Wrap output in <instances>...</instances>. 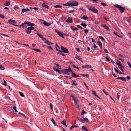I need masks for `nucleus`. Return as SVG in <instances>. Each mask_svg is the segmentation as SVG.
<instances>
[{"label":"nucleus","instance_id":"nucleus-1","mask_svg":"<svg viewBox=\"0 0 131 131\" xmlns=\"http://www.w3.org/2000/svg\"><path fill=\"white\" fill-rule=\"evenodd\" d=\"M78 2L76 1H70L66 4H64L63 5L64 6H77L78 5Z\"/></svg>","mask_w":131,"mask_h":131},{"label":"nucleus","instance_id":"nucleus-2","mask_svg":"<svg viewBox=\"0 0 131 131\" xmlns=\"http://www.w3.org/2000/svg\"><path fill=\"white\" fill-rule=\"evenodd\" d=\"M114 6L115 7L118 9L121 13H122L124 11L125 8L122 7L121 5H118L117 4H115Z\"/></svg>","mask_w":131,"mask_h":131},{"label":"nucleus","instance_id":"nucleus-3","mask_svg":"<svg viewBox=\"0 0 131 131\" xmlns=\"http://www.w3.org/2000/svg\"><path fill=\"white\" fill-rule=\"evenodd\" d=\"M88 9L91 11L95 13H98V10L96 9L95 8L92 6H90L88 8Z\"/></svg>","mask_w":131,"mask_h":131},{"label":"nucleus","instance_id":"nucleus-4","mask_svg":"<svg viewBox=\"0 0 131 131\" xmlns=\"http://www.w3.org/2000/svg\"><path fill=\"white\" fill-rule=\"evenodd\" d=\"M34 27L32 26H30L28 27L25 30V31L27 33L29 34L31 33V30H34Z\"/></svg>","mask_w":131,"mask_h":131},{"label":"nucleus","instance_id":"nucleus-5","mask_svg":"<svg viewBox=\"0 0 131 131\" xmlns=\"http://www.w3.org/2000/svg\"><path fill=\"white\" fill-rule=\"evenodd\" d=\"M55 31L60 36L62 37V38H64V37L63 36V33L60 32L59 30L56 29H55Z\"/></svg>","mask_w":131,"mask_h":131},{"label":"nucleus","instance_id":"nucleus-6","mask_svg":"<svg viewBox=\"0 0 131 131\" xmlns=\"http://www.w3.org/2000/svg\"><path fill=\"white\" fill-rule=\"evenodd\" d=\"M40 21H42L43 22V24L45 26H50L51 24V23H48L47 22L44 21L42 19H40L39 20Z\"/></svg>","mask_w":131,"mask_h":131},{"label":"nucleus","instance_id":"nucleus-7","mask_svg":"<svg viewBox=\"0 0 131 131\" xmlns=\"http://www.w3.org/2000/svg\"><path fill=\"white\" fill-rule=\"evenodd\" d=\"M61 72L64 74H66L68 75H69V74L68 72L67 69H62L61 70Z\"/></svg>","mask_w":131,"mask_h":131},{"label":"nucleus","instance_id":"nucleus-8","mask_svg":"<svg viewBox=\"0 0 131 131\" xmlns=\"http://www.w3.org/2000/svg\"><path fill=\"white\" fill-rule=\"evenodd\" d=\"M61 49L62 50V51L65 53H68L69 51L67 49L65 48L63 46H61Z\"/></svg>","mask_w":131,"mask_h":131},{"label":"nucleus","instance_id":"nucleus-9","mask_svg":"<svg viewBox=\"0 0 131 131\" xmlns=\"http://www.w3.org/2000/svg\"><path fill=\"white\" fill-rule=\"evenodd\" d=\"M101 27H104L107 30H108L109 29V28L105 24H101Z\"/></svg>","mask_w":131,"mask_h":131},{"label":"nucleus","instance_id":"nucleus-10","mask_svg":"<svg viewBox=\"0 0 131 131\" xmlns=\"http://www.w3.org/2000/svg\"><path fill=\"white\" fill-rule=\"evenodd\" d=\"M8 22L10 24H12L15 26V25L13 23H16V21L15 20H13L12 19H10L8 20Z\"/></svg>","mask_w":131,"mask_h":131},{"label":"nucleus","instance_id":"nucleus-11","mask_svg":"<svg viewBox=\"0 0 131 131\" xmlns=\"http://www.w3.org/2000/svg\"><path fill=\"white\" fill-rule=\"evenodd\" d=\"M66 22L68 23H71L72 22V19L70 17H69L68 18L67 20L65 21Z\"/></svg>","mask_w":131,"mask_h":131},{"label":"nucleus","instance_id":"nucleus-12","mask_svg":"<svg viewBox=\"0 0 131 131\" xmlns=\"http://www.w3.org/2000/svg\"><path fill=\"white\" fill-rule=\"evenodd\" d=\"M30 11V10L29 9L26 8V9H22L21 11L22 13H24L26 12H29Z\"/></svg>","mask_w":131,"mask_h":131},{"label":"nucleus","instance_id":"nucleus-13","mask_svg":"<svg viewBox=\"0 0 131 131\" xmlns=\"http://www.w3.org/2000/svg\"><path fill=\"white\" fill-rule=\"evenodd\" d=\"M42 7H45L46 8H47V9H48L49 8V6L48 5H46V4L45 3H42Z\"/></svg>","mask_w":131,"mask_h":131},{"label":"nucleus","instance_id":"nucleus-14","mask_svg":"<svg viewBox=\"0 0 131 131\" xmlns=\"http://www.w3.org/2000/svg\"><path fill=\"white\" fill-rule=\"evenodd\" d=\"M53 69L57 72L58 73L60 74H61V73L60 70H59L57 69L56 67H53Z\"/></svg>","mask_w":131,"mask_h":131},{"label":"nucleus","instance_id":"nucleus-15","mask_svg":"<svg viewBox=\"0 0 131 131\" xmlns=\"http://www.w3.org/2000/svg\"><path fill=\"white\" fill-rule=\"evenodd\" d=\"M78 101V100H77L74 101V104L76 106L77 108H79V106L77 103V102Z\"/></svg>","mask_w":131,"mask_h":131},{"label":"nucleus","instance_id":"nucleus-16","mask_svg":"<svg viewBox=\"0 0 131 131\" xmlns=\"http://www.w3.org/2000/svg\"><path fill=\"white\" fill-rule=\"evenodd\" d=\"M10 3L9 1H6V3L4 4V6H8L10 5Z\"/></svg>","mask_w":131,"mask_h":131},{"label":"nucleus","instance_id":"nucleus-17","mask_svg":"<svg viewBox=\"0 0 131 131\" xmlns=\"http://www.w3.org/2000/svg\"><path fill=\"white\" fill-rule=\"evenodd\" d=\"M97 43L99 46L100 47V48H102V44L101 42L100 41H97Z\"/></svg>","mask_w":131,"mask_h":131},{"label":"nucleus","instance_id":"nucleus-18","mask_svg":"<svg viewBox=\"0 0 131 131\" xmlns=\"http://www.w3.org/2000/svg\"><path fill=\"white\" fill-rule=\"evenodd\" d=\"M118 79H120L122 80L123 81H126V80L125 77H118L117 78Z\"/></svg>","mask_w":131,"mask_h":131},{"label":"nucleus","instance_id":"nucleus-19","mask_svg":"<svg viewBox=\"0 0 131 131\" xmlns=\"http://www.w3.org/2000/svg\"><path fill=\"white\" fill-rule=\"evenodd\" d=\"M61 123L65 125L66 127H67V125H66V121L64 119L63 120V121L61 122Z\"/></svg>","mask_w":131,"mask_h":131},{"label":"nucleus","instance_id":"nucleus-20","mask_svg":"<svg viewBox=\"0 0 131 131\" xmlns=\"http://www.w3.org/2000/svg\"><path fill=\"white\" fill-rule=\"evenodd\" d=\"M92 91L93 94L95 96H96L97 97L100 98L96 94L95 91H93V90H92Z\"/></svg>","mask_w":131,"mask_h":131},{"label":"nucleus","instance_id":"nucleus-21","mask_svg":"<svg viewBox=\"0 0 131 131\" xmlns=\"http://www.w3.org/2000/svg\"><path fill=\"white\" fill-rule=\"evenodd\" d=\"M118 67L119 69L121 70L122 71L124 72V70L123 69V67L122 66V65H121L118 66Z\"/></svg>","mask_w":131,"mask_h":131},{"label":"nucleus","instance_id":"nucleus-22","mask_svg":"<svg viewBox=\"0 0 131 131\" xmlns=\"http://www.w3.org/2000/svg\"><path fill=\"white\" fill-rule=\"evenodd\" d=\"M72 85L73 86H77V84L76 83V81L74 80H72Z\"/></svg>","mask_w":131,"mask_h":131},{"label":"nucleus","instance_id":"nucleus-23","mask_svg":"<svg viewBox=\"0 0 131 131\" xmlns=\"http://www.w3.org/2000/svg\"><path fill=\"white\" fill-rule=\"evenodd\" d=\"M45 43L47 44L48 45H51V42L50 41H48L47 40H46L44 42Z\"/></svg>","mask_w":131,"mask_h":131},{"label":"nucleus","instance_id":"nucleus-24","mask_svg":"<svg viewBox=\"0 0 131 131\" xmlns=\"http://www.w3.org/2000/svg\"><path fill=\"white\" fill-rule=\"evenodd\" d=\"M24 23L27 24L28 26H31V23L30 22L25 21L24 22Z\"/></svg>","mask_w":131,"mask_h":131},{"label":"nucleus","instance_id":"nucleus-25","mask_svg":"<svg viewBox=\"0 0 131 131\" xmlns=\"http://www.w3.org/2000/svg\"><path fill=\"white\" fill-rule=\"evenodd\" d=\"M82 18L84 20H86L88 19V17L87 16L85 15L83 16Z\"/></svg>","mask_w":131,"mask_h":131},{"label":"nucleus","instance_id":"nucleus-26","mask_svg":"<svg viewBox=\"0 0 131 131\" xmlns=\"http://www.w3.org/2000/svg\"><path fill=\"white\" fill-rule=\"evenodd\" d=\"M71 97L74 101L77 100L75 99V96L73 94H71Z\"/></svg>","mask_w":131,"mask_h":131},{"label":"nucleus","instance_id":"nucleus-27","mask_svg":"<svg viewBox=\"0 0 131 131\" xmlns=\"http://www.w3.org/2000/svg\"><path fill=\"white\" fill-rule=\"evenodd\" d=\"M54 7L55 8H61L62 7V6L60 5H55Z\"/></svg>","mask_w":131,"mask_h":131},{"label":"nucleus","instance_id":"nucleus-28","mask_svg":"<svg viewBox=\"0 0 131 131\" xmlns=\"http://www.w3.org/2000/svg\"><path fill=\"white\" fill-rule=\"evenodd\" d=\"M72 76H73L75 78H76V77H79L78 75L75 74L73 72H72Z\"/></svg>","mask_w":131,"mask_h":131},{"label":"nucleus","instance_id":"nucleus-29","mask_svg":"<svg viewBox=\"0 0 131 131\" xmlns=\"http://www.w3.org/2000/svg\"><path fill=\"white\" fill-rule=\"evenodd\" d=\"M51 120L54 124V125L55 126H56L57 125H56L55 122L53 118L51 119Z\"/></svg>","mask_w":131,"mask_h":131},{"label":"nucleus","instance_id":"nucleus-30","mask_svg":"<svg viewBox=\"0 0 131 131\" xmlns=\"http://www.w3.org/2000/svg\"><path fill=\"white\" fill-rule=\"evenodd\" d=\"M81 25L83 26L84 28L86 27V25L85 23H82L81 24Z\"/></svg>","mask_w":131,"mask_h":131},{"label":"nucleus","instance_id":"nucleus-31","mask_svg":"<svg viewBox=\"0 0 131 131\" xmlns=\"http://www.w3.org/2000/svg\"><path fill=\"white\" fill-rule=\"evenodd\" d=\"M78 127V126H75V125H73V126H72L70 128V130H71L74 127Z\"/></svg>","mask_w":131,"mask_h":131},{"label":"nucleus","instance_id":"nucleus-32","mask_svg":"<svg viewBox=\"0 0 131 131\" xmlns=\"http://www.w3.org/2000/svg\"><path fill=\"white\" fill-rule=\"evenodd\" d=\"M32 50H33L36 51H37V52H41L40 50L39 49H36L34 48V49H32Z\"/></svg>","mask_w":131,"mask_h":131},{"label":"nucleus","instance_id":"nucleus-33","mask_svg":"<svg viewBox=\"0 0 131 131\" xmlns=\"http://www.w3.org/2000/svg\"><path fill=\"white\" fill-rule=\"evenodd\" d=\"M13 110H14L16 112H17L18 111L16 109V106H14L13 107Z\"/></svg>","mask_w":131,"mask_h":131},{"label":"nucleus","instance_id":"nucleus-34","mask_svg":"<svg viewBox=\"0 0 131 131\" xmlns=\"http://www.w3.org/2000/svg\"><path fill=\"white\" fill-rule=\"evenodd\" d=\"M88 120V119L86 118H83L82 119V122L83 123H84L85 121H87Z\"/></svg>","mask_w":131,"mask_h":131},{"label":"nucleus","instance_id":"nucleus-35","mask_svg":"<svg viewBox=\"0 0 131 131\" xmlns=\"http://www.w3.org/2000/svg\"><path fill=\"white\" fill-rule=\"evenodd\" d=\"M116 64L118 66L122 64L120 61L118 60H117V62H116Z\"/></svg>","mask_w":131,"mask_h":131},{"label":"nucleus","instance_id":"nucleus-36","mask_svg":"<svg viewBox=\"0 0 131 131\" xmlns=\"http://www.w3.org/2000/svg\"><path fill=\"white\" fill-rule=\"evenodd\" d=\"M85 67V68H91L92 67V66H89L88 65H86Z\"/></svg>","mask_w":131,"mask_h":131},{"label":"nucleus","instance_id":"nucleus-37","mask_svg":"<svg viewBox=\"0 0 131 131\" xmlns=\"http://www.w3.org/2000/svg\"><path fill=\"white\" fill-rule=\"evenodd\" d=\"M5 68L3 67L2 65H0V69L1 70H3L5 69Z\"/></svg>","mask_w":131,"mask_h":131},{"label":"nucleus","instance_id":"nucleus-38","mask_svg":"<svg viewBox=\"0 0 131 131\" xmlns=\"http://www.w3.org/2000/svg\"><path fill=\"white\" fill-rule=\"evenodd\" d=\"M19 93L20 95L22 97H24V95L23 94V93L22 92H19Z\"/></svg>","mask_w":131,"mask_h":131},{"label":"nucleus","instance_id":"nucleus-39","mask_svg":"<svg viewBox=\"0 0 131 131\" xmlns=\"http://www.w3.org/2000/svg\"><path fill=\"white\" fill-rule=\"evenodd\" d=\"M80 75L82 76H83V77L86 76L87 77H88V76H89V75L88 74H80Z\"/></svg>","mask_w":131,"mask_h":131},{"label":"nucleus","instance_id":"nucleus-40","mask_svg":"<svg viewBox=\"0 0 131 131\" xmlns=\"http://www.w3.org/2000/svg\"><path fill=\"white\" fill-rule=\"evenodd\" d=\"M68 72H71L72 73V72H73L71 70V69L69 67L68 69Z\"/></svg>","mask_w":131,"mask_h":131},{"label":"nucleus","instance_id":"nucleus-41","mask_svg":"<svg viewBox=\"0 0 131 131\" xmlns=\"http://www.w3.org/2000/svg\"><path fill=\"white\" fill-rule=\"evenodd\" d=\"M85 127V126H82V129L85 130L86 131H88L87 129Z\"/></svg>","mask_w":131,"mask_h":131},{"label":"nucleus","instance_id":"nucleus-42","mask_svg":"<svg viewBox=\"0 0 131 131\" xmlns=\"http://www.w3.org/2000/svg\"><path fill=\"white\" fill-rule=\"evenodd\" d=\"M127 64L130 67H131V63H130L129 61H127Z\"/></svg>","mask_w":131,"mask_h":131},{"label":"nucleus","instance_id":"nucleus-43","mask_svg":"<svg viewBox=\"0 0 131 131\" xmlns=\"http://www.w3.org/2000/svg\"><path fill=\"white\" fill-rule=\"evenodd\" d=\"M127 64L130 67H131V63H130L129 61H127Z\"/></svg>","mask_w":131,"mask_h":131},{"label":"nucleus","instance_id":"nucleus-44","mask_svg":"<svg viewBox=\"0 0 131 131\" xmlns=\"http://www.w3.org/2000/svg\"><path fill=\"white\" fill-rule=\"evenodd\" d=\"M72 66H73V67L74 68H76V69H77L78 70H79V68L78 67H77L75 65H74V64H73Z\"/></svg>","mask_w":131,"mask_h":131},{"label":"nucleus","instance_id":"nucleus-45","mask_svg":"<svg viewBox=\"0 0 131 131\" xmlns=\"http://www.w3.org/2000/svg\"><path fill=\"white\" fill-rule=\"evenodd\" d=\"M75 58L78 59L79 60H80V59H81L80 57L77 55H76V56L75 57Z\"/></svg>","mask_w":131,"mask_h":131},{"label":"nucleus","instance_id":"nucleus-46","mask_svg":"<svg viewBox=\"0 0 131 131\" xmlns=\"http://www.w3.org/2000/svg\"><path fill=\"white\" fill-rule=\"evenodd\" d=\"M56 66L58 68V69H60L61 68V67L58 64H57L56 65Z\"/></svg>","mask_w":131,"mask_h":131},{"label":"nucleus","instance_id":"nucleus-47","mask_svg":"<svg viewBox=\"0 0 131 131\" xmlns=\"http://www.w3.org/2000/svg\"><path fill=\"white\" fill-rule=\"evenodd\" d=\"M104 51L106 53H108V51L106 49H104Z\"/></svg>","mask_w":131,"mask_h":131},{"label":"nucleus","instance_id":"nucleus-48","mask_svg":"<svg viewBox=\"0 0 131 131\" xmlns=\"http://www.w3.org/2000/svg\"><path fill=\"white\" fill-rule=\"evenodd\" d=\"M47 48L49 50L50 49L52 50H53V49L51 46L48 47H47Z\"/></svg>","mask_w":131,"mask_h":131},{"label":"nucleus","instance_id":"nucleus-49","mask_svg":"<svg viewBox=\"0 0 131 131\" xmlns=\"http://www.w3.org/2000/svg\"><path fill=\"white\" fill-rule=\"evenodd\" d=\"M101 4L102 5L106 6H107L104 3H103L102 2L101 3Z\"/></svg>","mask_w":131,"mask_h":131},{"label":"nucleus","instance_id":"nucleus-50","mask_svg":"<svg viewBox=\"0 0 131 131\" xmlns=\"http://www.w3.org/2000/svg\"><path fill=\"white\" fill-rule=\"evenodd\" d=\"M78 30V28L75 27L73 29V30L75 31L77 30Z\"/></svg>","mask_w":131,"mask_h":131},{"label":"nucleus","instance_id":"nucleus-51","mask_svg":"<svg viewBox=\"0 0 131 131\" xmlns=\"http://www.w3.org/2000/svg\"><path fill=\"white\" fill-rule=\"evenodd\" d=\"M84 33L86 34H87L88 32V29H84Z\"/></svg>","mask_w":131,"mask_h":131},{"label":"nucleus","instance_id":"nucleus-52","mask_svg":"<svg viewBox=\"0 0 131 131\" xmlns=\"http://www.w3.org/2000/svg\"><path fill=\"white\" fill-rule=\"evenodd\" d=\"M86 112H85L83 110L82 111V113H81V115H83V114L84 113H85Z\"/></svg>","mask_w":131,"mask_h":131},{"label":"nucleus","instance_id":"nucleus-53","mask_svg":"<svg viewBox=\"0 0 131 131\" xmlns=\"http://www.w3.org/2000/svg\"><path fill=\"white\" fill-rule=\"evenodd\" d=\"M105 57L106 58V59L107 60V61H110V59L108 57H107V56H105Z\"/></svg>","mask_w":131,"mask_h":131},{"label":"nucleus","instance_id":"nucleus-54","mask_svg":"<svg viewBox=\"0 0 131 131\" xmlns=\"http://www.w3.org/2000/svg\"><path fill=\"white\" fill-rule=\"evenodd\" d=\"M77 26L78 28H79L80 29H83V28L80 25H77Z\"/></svg>","mask_w":131,"mask_h":131},{"label":"nucleus","instance_id":"nucleus-55","mask_svg":"<svg viewBox=\"0 0 131 131\" xmlns=\"http://www.w3.org/2000/svg\"><path fill=\"white\" fill-rule=\"evenodd\" d=\"M1 34L2 35H3V36H7V37H9V36L8 35H6V34H2V33H1Z\"/></svg>","mask_w":131,"mask_h":131},{"label":"nucleus","instance_id":"nucleus-56","mask_svg":"<svg viewBox=\"0 0 131 131\" xmlns=\"http://www.w3.org/2000/svg\"><path fill=\"white\" fill-rule=\"evenodd\" d=\"M93 45L94 48L96 49L97 48V47L95 44H94Z\"/></svg>","mask_w":131,"mask_h":131},{"label":"nucleus","instance_id":"nucleus-57","mask_svg":"<svg viewBox=\"0 0 131 131\" xmlns=\"http://www.w3.org/2000/svg\"><path fill=\"white\" fill-rule=\"evenodd\" d=\"M19 114H21V115H22L23 116H24V117H25V116H25V115L24 114H23V113H21V112H19Z\"/></svg>","mask_w":131,"mask_h":131},{"label":"nucleus","instance_id":"nucleus-58","mask_svg":"<svg viewBox=\"0 0 131 131\" xmlns=\"http://www.w3.org/2000/svg\"><path fill=\"white\" fill-rule=\"evenodd\" d=\"M114 70H115V71L116 72H117V73H118V72H119V71H118L117 70V69L115 68H114Z\"/></svg>","mask_w":131,"mask_h":131},{"label":"nucleus","instance_id":"nucleus-59","mask_svg":"<svg viewBox=\"0 0 131 131\" xmlns=\"http://www.w3.org/2000/svg\"><path fill=\"white\" fill-rule=\"evenodd\" d=\"M56 50L57 51H59V52H62V51H61L60 50H59L56 47Z\"/></svg>","mask_w":131,"mask_h":131},{"label":"nucleus","instance_id":"nucleus-60","mask_svg":"<svg viewBox=\"0 0 131 131\" xmlns=\"http://www.w3.org/2000/svg\"><path fill=\"white\" fill-rule=\"evenodd\" d=\"M37 35L39 36V37L41 38V37H42V36L39 33H37Z\"/></svg>","mask_w":131,"mask_h":131},{"label":"nucleus","instance_id":"nucleus-61","mask_svg":"<svg viewBox=\"0 0 131 131\" xmlns=\"http://www.w3.org/2000/svg\"><path fill=\"white\" fill-rule=\"evenodd\" d=\"M14 8L15 9H19V8L17 6H15L14 7Z\"/></svg>","mask_w":131,"mask_h":131},{"label":"nucleus","instance_id":"nucleus-62","mask_svg":"<svg viewBox=\"0 0 131 131\" xmlns=\"http://www.w3.org/2000/svg\"><path fill=\"white\" fill-rule=\"evenodd\" d=\"M78 120L79 121L81 122H82V119L81 118H80L78 119Z\"/></svg>","mask_w":131,"mask_h":131},{"label":"nucleus","instance_id":"nucleus-63","mask_svg":"<svg viewBox=\"0 0 131 131\" xmlns=\"http://www.w3.org/2000/svg\"><path fill=\"white\" fill-rule=\"evenodd\" d=\"M94 23L95 24L97 25L99 23V22L96 21H95Z\"/></svg>","mask_w":131,"mask_h":131},{"label":"nucleus","instance_id":"nucleus-64","mask_svg":"<svg viewBox=\"0 0 131 131\" xmlns=\"http://www.w3.org/2000/svg\"><path fill=\"white\" fill-rule=\"evenodd\" d=\"M76 50L78 52H79L80 51V49L79 48H76Z\"/></svg>","mask_w":131,"mask_h":131}]
</instances>
